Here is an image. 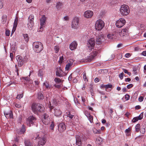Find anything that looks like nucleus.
<instances>
[{
  "label": "nucleus",
  "instance_id": "8fccbe9b",
  "mask_svg": "<svg viewBox=\"0 0 146 146\" xmlns=\"http://www.w3.org/2000/svg\"><path fill=\"white\" fill-rule=\"evenodd\" d=\"M121 31H122V33L124 32L127 33L128 32V28H125V29H123Z\"/></svg>",
  "mask_w": 146,
  "mask_h": 146
},
{
  "label": "nucleus",
  "instance_id": "c03bdc74",
  "mask_svg": "<svg viewBox=\"0 0 146 146\" xmlns=\"http://www.w3.org/2000/svg\"><path fill=\"white\" fill-rule=\"evenodd\" d=\"M124 76V73L123 72L119 74V77L121 80L123 79Z\"/></svg>",
  "mask_w": 146,
  "mask_h": 146
},
{
  "label": "nucleus",
  "instance_id": "a878e982",
  "mask_svg": "<svg viewBox=\"0 0 146 146\" xmlns=\"http://www.w3.org/2000/svg\"><path fill=\"white\" fill-rule=\"evenodd\" d=\"M63 3L60 2L57 3L56 7L58 10H60L62 7Z\"/></svg>",
  "mask_w": 146,
  "mask_h": 146
},
{
  "label": "nucleus",
  "instance_id": "f257e3e1",
  "mask_svg": "<svg viewBox=\"0 0 146 146\" xmlns=\"http://www.w3.org/2000/svg\"><path fill=\"white\" fill-rule=\"evenodd\" d=\"M95 43V39L94 38H90L88 41L87 43L88 49L90 51H92L93 52L90 54V56H88L86 58V62L91 61L97 55L98 52L96 50H94V49Z\"/></svg>",
  "mask_w": 146,
  "mask_h": 146
},
{
  "label": "nucleus",
  "instance_id": "7ed1b4c3",
  "mask_svg": "<svg viewBox=\"0 0 146 146\" xmlns=\"http://www.w3.org/2000/svg\"><path fill=\"white\" fill-rule=\"evenodd\" d=\"M127 33L125 32H123L121 31V33L119 32L114 31L111 34H108L107 35V37L109 39H115L119 37V35L121 36H123L126 35Z\"/></svg>",
  "mask_w": 146,
  "mask_h": 146
},
{
  "label": "nucleus",
  "instance_id": "de8ad7c7",
  "mask_svg": "<svg viewBox=\"0 0 146 146\" xmlns=\"http://www.w3.org/2000/svg\"><path fill=\"white\" fill-rule=\"evenodd\" d=\"M90 90L91 96H94V91L93 89L92 88H90Z\"/></svg>",
  "mask_w": 146,
  "mask_h": 146
},
{
  "label": "nucleus",
  "instance_id": "a211bd4d",
  "mask_svg": "<svg viewBox=\"0 0 146 146\" xmlns=\"http://www.w3.org/2000/svg\"><path fill=\"white\" fill-rule=\"evenodd\" d=\"M105 39L102 35H99L97 37L96 43L98 44H100L103 42Z\"/></svg>",
  "mask_w": 146,
  "mask_h": 146
},
{
  "label": "nucleus",
  "instance_id": "393cba45",
  "mask_svg": "<svg viewBox=\"0 0 146 146\" xmlns=\"http://www.w3.org/2000/svg\"><path fill=\"white\" fill-rule=\"evenodd\" d=\"M26 131L25 126L24 125H23L20 131L19 132V134H24Z\"/></svg>",
  "mask_w": 146,
  "mask_h": 146
},
{
  "label": "nucleus",
  "instance_id": "f8f14e48",
  "mask_svg": "<svg viewBox=\"0 0 146 146\" xmlns=\"http://www.w3.org/2000/svg\"><path fill=\"white\" fill-rule=\"evenodd\" d=\"M126 21L123 18H121L116 21V25L117 27L120 28L123 26L125 24Z\"/></svg>",
  "mask_w": 146,
  "mask_h": 146
},
{
  "label": "nucleus",
  "instance_id": "09e8293b",
  "mask_svg": "<svg viewBox=\"0 0 146 146\" xmlns=\"http://www.w3.org/2000/svg\"><path fill=\"white\" fill-rule=\"evenodd\" d=\"M23 96V95L22 94L18 95L17 98L18 99H20L22 98Z\"/></svg>",
  "mask_w": 146,
  "mask_h": 146
},
{
  "label": "nucleus",
  "instance_id": "3c124183",
  "mask_svg": "<svg viewBox=\"0 0 146 146\" xmlns=\"http://www.w3.org/2000/svg\"><path fill=\"white\" fill-rule=\"evenodd\" d=\"M10 31L9 30H6L5 32V34L6 36H9L10 35Z\"/></svg>",
  "mask_w": 146,
  "mask_h": 146
},
{
  "label": "nucleus",
  "instance_id": "603ef678",
  "mask_svg": "<svg viewBox=\"0 0 146 146\" xmlns=\"http://www.w3.org/2000/svg\"><path fill=\"white\" fill-rule=\"evenodd\" d=\"M139 119H138V118H137V117H135L132 120V121L133 123H135L138 121Z\"/></svg>",
  "mask_w": 146,
  "mask_h": 146
},
{
  "label": "nucleus",
  "instance_id": "a19ab883",
  "mask_svg": "<svg viewBox=\"0 0 146 146\" xmlns=\"http://www.w3.org/2000/svg\"><path fill=\"white\" fill-rule=\"evenodd\" d=\"M143 112L141 113L140 115L138 117H137L138 119L139 120H141L143 118Z\"/></svg>",
  "mask_w": 146,
  "mask_h": 146
},
{
  "label": "nucleus",
  "instance_id": "774afa93",
  "mask_svg": "<svg viewBox=\"0 0 146 146\" xmlns=\"http://www.w3.org/2000/svg\"><path fill=\"white\" fill-rule=\"evenodd\" d=\"M131 79L129 78H126L125 79V81L126 82H129L130 81Z\"/></svg>",
  "mask_w": 146,
  "mask_h": 146
},
{
  "label": "nucleus",
  "instance_id": "72a5a7b5",
  "mask_svg": "<svg viewBox=\"0 0 146 146\" xmlns=\"http://www.w3.org/2000/svg\"><path fill=\"white\" fill-rule=\"evenodd\" d=\"M31 71L30 72V74L27 77H24L23 78L25 80H26L27 82H29L31 81V79L30 78V77L31 75Z\"/></svg>",
  "mask_w": 146,
  "mask_h": 146
},
{
  "label": "nucleus",
  "instance_id": "39448f33",
  "mask_svg": "<svg viewBox=\"0 0 146 146\" xmlns=\"http://www.w3.org/2000/svg\"><path fill=\"white\" fill-rule=\"evenodd\" d=\"M33 45V50L36 53H39L43 49V45L40 42H34Z\"/></svg>",
  "mask_w": 146,
  "mask_h": 146
},
{
  "label": "nucleus",
  "instance_id": "423d86ee",
  "mask_svg": "<svg viewBox=\"0 0 146 146\" xmlns=\"http://www.w3.org/2000/svg\"><path fill=\"white\" fill-rule=\"evenodd\" d=\"M120 13L123 16H127L130 13V9L129 7L126 5H121L120 9Z\"/></svg>",
  "mask_w": 146,
  "mask_h": 146
},
{
  "label": "nucleus",
  "instance_id": "69168bd1",
  "mask_svg": "<svg viewBox=\"0 0 146 146\" xmlns=\"http://www.w3.org/2000/svg\"><path fill=\"white\" fill-rule=\"evenodd\" d=\"M142 55L146 56V50L143 51L141 53Z\"/></svg>",
  "mask_w": 146,
  "mask_h": 146
},
{
  "label": "nucleus",
  "instance_id": "e433bc0d",
  "mask_svg": "<svg viewBox=\"0 0 146 146\" xmlns=\"http://www.w3.org/2000/svg\"><path fill=\"white\" fill-rule=\"evenodd\" d=\"M140 131L141 133L144 134L145 132V127L144 126L141 127L140 129Z\"/></svg>",
  "mask_w": 146,
  "mask_h": 146
},
{
  "label": "nucleus",
  "instance_id": "412c9836",
  "mask_svg": "<svg viewBox=\"0 0 146 146\" xmlns=\"http://www.w3.org/2000/svg\"><path fill=\"white\" fill-rule=\"evenodd\" d=\"M74 62L72 59H70L67 64L66 65L65 69L66 70H68L72 66Z\"/></svg>",
  "mask_w": 146,
  "mask_h": 146
},
{
  "label": "nucleus",
  "instance_id": "c756f323",
  "mask_svg": "<svg viewBox=\"0 0 146 146\" xmlns=\"http://www.w3.org/2000/svg\"><path fill=\"white\" fill-rule=\"evenodd\" d=\"M101 86L103 88H105L106 89V90L108 88H111L112 86L111 84H108L107 85H102Z\"/></svg>",
  "mask_w": 146,
  "mask_h": 146
},
{
  "label": "nucleus",
  "instance_id": "6ab92c4d",
  "mask_svg": "<svg viewBox=\"0 0 146 146\" xmlns=\"http://www.w3.org/2000/svg\"><path fill=\"white\" fill-rule=\"evenodd\" d=\"M93 15V12L91 11L88 10L86 11L84 13V16L87 18H91Z\"/></svg>",
  "mask_w": 146,
  "mask_h": 146
},
{
  "label": "nucleus",
  "instance_id": "f03ea898",
  "mask_svg": "<svg viewBox=\"0 0 146 146\" xmlns=\"http://www.w3.org/2000/svg\"><path fill=\"white\" fill-rule=\"evenodd\" d=\"M32 111L35 114L38 115L39 113L43 112L44 110L43 106L39 104L33 103L31 106Z\"/></svg>",
  "mask_w": 146,
  "mask_h": 146
},
{
  "label": "nucleus",
  "instance_id": "cd10ccee",
  "mask_svg": "<svg viewBox=\"0 0 146 146\" xmlns=\"http://www.w3.org/2000/svg\"><path fill=\"white\" fill-rule=\"evenodd\" d=\"M103 141V139L100 137H98L96 139V143L98 145H100L102 143Z\"/></svg>",
  "mask_w": 146,
  "mask_h": 146
},
{
  "label": "nucleus",
  "instance_id": "20e7f679",
  "mask_svg": "<svg viewBox=\"0 0 146 146\" xmlns=\"http://www.w3.org/2000/svg\"><path fill=\"white\" fill-rule=\"evenodd\" d=\"M76 144L78 146H81L83 142H85L87 139V137L83 134L80 135H76Z\"/></svg>",
  "mask_w": 146,
  "mask_h": 146
},
{
  "label": "nucleus",
  "instance_id": "473e14b6",
  "mask_svg": "<svg viewBox=\"0 0 146 146\" xmlns=\"http://www.w3.org/2000/svg\"><path fill=\"white\" fill-rule=\"evenodd\" d=\"M7 20V16L6 15H3L2 17V21L3 23H5Z\"/></svg>",
  "mask_w": 146,
  "mask_h": 146
},
{
  "label": "nucleus",
  "instance_id": "7c9ffc66",
  "mask_svg": "<svg viewBox=\"0 0 146 146\" xmlns=\"http://www.w3.org/2000/svg\"><path fill=\"white\" fill-rule=\"evenodd\" d=\"M43 95L41 92H39L38 94V98L39 100H42L44 98Z\"/></svg>",
  "mask_w": 146,
  "mask_h": 146
},
{
  "label": "nucleus",
  "instance_id": "5fc2aeb1",
  "mask_svg": "<svg viewBox=\"0 0 146 146\" xmlns=\"http://www.w3.org/2000/svg\"><path fill=\"white\" fill-rule=\"evenodd\" d=\"M15 106L17 108H20L21 107V105L18 104H16L15 105Z\"/></svg>",
  "mask_w": 146,
  "mask_h": 146
},
{
  "label": "nucleus",
  "instance_id": "a18cd8bd",
  "mask_svg": "<svg viewBox=\"0 0 146 146\" xmlns=\"http://www.w3.org/2000/svg\"><path fill=\"white\" fill-rule=\"evenodd\" d=\"M123 70L125 73L127 74L129 76L131 75V73L129 72L127 70L124 69H123Z\"/></svg>",
  "mask_w": 146,
  "mask_h": 146
},
{
  "label": "nucleus",
  "instance_id": "49530a36",
  "mask_svg": "<svg viewBox=\"0 0 146 146\" xmlns=\"http://www.w3.org/2000/svg\"><path fill=\"white\" fill-rule=\"evenodd\" d=\"M67 116L70 119H72L74 117V115L71 114L69 112L67 114Z\"/></svg>",
  "mask_w": 146,
  "mask_h": 146
},
{
  "label": "nucleus",
  "instance_id": "864d4df0",
  "mask_svg": "<svg viewBox=\"0 0 146 146\" xmlns=\"http://www.w3.org/2000/svg\"><path fill=\"white\" fill-rule=\"evenodd\" d=\"M125 99L126 100H129L130 98V96L128 94H126L125 95Z\"/></svg>",
  "mask_w": 146,
  "mask_h": 146
},
{
  "label": "nucleus",
  "instance_id": "c9c22d12",
  "mask_svg": "<svg viewBox=\"0 0 146 146\" xmlns=\"http://www.w3.org/2000/svg\"><path fill=\"white\" fill-rule=\"evenodd\" d=\"M23 36L25 41L27 42L29 40V37L27 34H23Z\"/></svg>",
  "mask_w": 146,
  "mask_h": 146
},
{
  "label": "nucleus",
  "instance_id": "f704fd0d",
  "mask_svg": "<svg viewBox=\"0 0 146 146\" xmlns=\"http://www.w3.org/2000/svg\"><path fill=\"white\" fill-rule=\"evenodd\" d=\"M18 18L16 17L15 20L14 25H13V28H16L17 25L18 24Z\"/></svg>",
  "mask_w": 146,
  "mask_h": 146
},
{
  "label": "nucleus",
  "instance_id": "37998d69",
  "mask_svg": "<svg viewBox=\"0 0 146 146\" xmlns=\"http://www.w3.org/2000/svg\"><path fill=\"white\" fill-rule=\"evenodd\" d=\"M88 119L90 121L91 123H92L93 122V117L91 115H90L88 117Z\"/></svg>",
  "mask_w": 146,
  "mask_h": 146
},
{
  "label": "nucleus",
  "instance_id": "bf43d9fd",
  "mask_svg": "<svg viewBox=\"0 0 146 146\" xmlns=\"http://www.w3.org/2000/svg\"><path fill=\"white\" fill-rule=\"evenodd\" d=\"M63 60V56H62L60 57L59 60V62L60 63H61L62 62V61Z\"/></svg>",
  "mask_w": 146,
  "mask_h": 146
},
{
  "label": "nucleus",
  "instance_id": "c85d7f7f",
  "mask_svg": "<svg viewBox=\"0 0 146 146\" xmlns=\"http://www.w3.org/2000/svg\"><path fill=\"white\" fill-rule=\"evenodd\" d=\"M24 143L25 146H32V143L29 140H25Z\"/></svg>",
  "mask_w": 146,
  "mask_h": 146
},
{
  "label": "nucleus",
  "instance_id": "bb28decb",
  "mask_svg": "<svg viewBox=\"0 0 146 146\" xmlns=\"http://www.w3.org/2000/svg\"><path fill=\"white\" fill-rule=\"evenodd\" d=\"M131 128L129 127L128 129H126L125 130V133L127 136H129L131 135Z\"/></svg>",
  "mask_w": 146,
  "mask_h": 146
},
{
  "label": "nucleus",
  "instance_id": "0eeeda50",
  "mask_svg": "<svg viewBox=\"0 0 146 146\" xmlns=\"http://www.w3.org/2000/svg\"><path fill=\"white\" fill-rule=\"evenodd\" d=\"M95 25L96 29L98 31H100L104 27L105 23L103 21L100 19L96 21Z\"/></svg>",
  "mask_w": 146,
  "mask_h": 146
},
{
  "label": "nucleus",
  "instance_id": "4c0bfd02",
  "mask_svg": "<svg viewBox=\"0 0 146 146\" xmlns=\"http://www.w3.org/2000/svg\"><path fill=\"white\" fill-rule=\"evenodd\" d=\"M140 128V124H137L135 126V128L136 131L137 132L139 131V130Z\"/></svg>",
  "mask_w": 146,
  "mask_h": 146
},
{
  "label": "nucleus",
  "instance_id": "4be33fe9",
  "mask_svg": "<svg viewBox=\"0 0 146 146\" xmlns=\"http://www.w3.org/2000/svg\"><path fill=\"white\" fill-rule=\"evenodd\" d=\"M63 72L60 68H57L56 72V75L58 76L61 77L64 75Z\"/></svg>",
  "mask_w": 146,
  "mask_h": 146
},
{
  "label": "nucleus",
  "instance_id": "052dcab7",
  "mask_svg": "<svg viewBox=\"0 0 146 146\" xmlns=\"http://www.w3.org/2000/svg\"><path fill=\"white\" fill-rule=\"evenodd\" d=\"M143 98L142 96H140L138 99L139 101L140 102H142L143 101Z\"/></svg>",
  "mask_w": 146,
  "mask_h": 146
},
{
  "label": "nucleus",
  "instance_id": "9d476101",
  "mask_svg": "<svg viewBox=\"0 0 146 146\" xmlns=\"http://www.w3.org/2000/svg\"><path fill=\"white\" fill-rule=\"evenodd\" d=\"M34 16L32 15H30L28 18V27L29 29L30 30H32L33 27L34 26Z\"/></svg>",
  "mask_w": 146,
  "mask_h": 146
},
{
  "label": "nucleus",
  "instance_id": "338daca9",
  "mask_svg": "<svg viewBox=\"0 0 146 146\" xmlns=\"http://www.w3.org/2000/svg\"><path fill=\"white\" fill-rule=\"evenodd\" d=\"M63 19L65 21H67L68 20L69 18L68 16H66L64 17Z\"/></svg>",
  "mask_w": 146,
  "mask_h": 146
},
{
  "label": "nucleus",
  "instance_id": "6e6d98bb",
  "mask_svg": "<svg viewBox=\"0 0 146 146\" xmlns=\"http://www.w3.org/2000/svg\"><path fill=\"white\" fill-rule=\"evenodd\" d=\"M133 84H131L128 85L127 86V87L128 89H129L130 88H131L132 87H133Z\"/></svg>",
  "mask_w": 146,
  "mask_h": 146
},
{
  "label": "nucleus",
  "instance_id": "79ce46f5",
  "mask_svg": "<svg viewBox=\"0 0 146 146\" xmlns=\"http://www.w3.org/2000/svg\"><path fill=\"white\" fill-rule=\"evenodd\" d=\"M59 48V47L58 46H55L54 49L56 53H57L58 52Z\"/></svg>",
  "mask_w": 146,
  "mask_h": 146
},
{
  "label": "nucleus",
  "instance_id": "2f4dec72",
  "mask_svg": "<svg viewBox=\"0 0 146 146\" xmlns=\"http://www.w3.org/2000/svg\"><path fill=\"white\" fill-rule=\"evenodd\" d=\"M44 71L41 70H40L38 73V75L42 79L43 77V75Z\"/></svg>",
  "mask_w": 146,
  "mask_h": 146
},
{
  "label": "nucleus",
  "instance_id": "4d7b16f0",
  "mask_svg": "<svg viewBox=\"0 0 146 146\" xmlns=\"http://www.w3.org/2000/svg\"><path fill=\"white\" fill-rule=\"evenodd\" d=\"M10 58H11V60L13 61V59L14 56H13V54L12 53H11V52L10 53Z\"/></svg>",
  "mask_w": 146,
  "mask_h": 146
},
{
  "label": "nucleus",
  "instance_id": "ea45409f",
  "mask_svg": "<svg viewBox=\"0 0 146 146\" xmlns=\"http://www.w3.org/2000/svg\"><path fill=\"white\" fill-rule=\"evenodd\" d=\"M54 81L58 83H60L61 82V80L59 78H56L54 79Z\"/></svg>",
  "mask_w": 146,
  "mask_h": 146
},
{
  "label": "nucleus",
  "instance_id": "9b49d317",
  "mask_svg": "<svg viewBox=\"0 0 146 146\" xmlns=\"http://www.w3.org/2000/svg\"><path fill=\"white\" fill-rule=\"evenodd\" d=\"M36 120V119L35 117L33 116H30L27 119L26 123L28 126H31V125H33Z\"/></svg>",
  "mask_w": 146,
  "mask_h": 146
},
{
  "label": "nucleus",
  "instance_id": "1a4fd4ad",
  "mask_svg": "<svg viewBox=\"0 0 146 146\" xmlns=\"http://www.w3.org/2000/svg\"><path fill=\"white\" fill-rule=\"evenodd\" d=\"M36 137H35L36 139H39L38 145L37 146H42L44 145L46 143V139L44 137H39V134L38 133H36Z\"/></svg>",
  "mask_w": 146,
  "mask_h": 146
},
{
  "label": "nucleus",
  "instance_id": "58836bf2",
  "mask_svg": "<svg viewBox=\"0 0 146 146\" xmlns=\"http://www.w3.org/2000/svg\"><path fill=\"white\" fill-rule=\"evenodd\" d=\"M54 124L53 122H52L50 125V129L52 131H53L54 129Z\"/></svg>",
  "mask_w": 146,
  "mask_h": 146
},
{
  "label": "nucleus",
  "instance_id": "0e129e2a",
  "mask_svg": "<svg viewBox=\"0 0 146 146\" xmlns=\"http://www.w3.org/2000/svg\"><path fill=\"white\" fill-rule=\"evenodd\" d=\"M130 56L131 54L129 53H127L125 55V57L126 58H128Z\"/></svg>",
  "mask_w": 146,
  "mask_h": 146
},
{
  "label": "nucleus",
  "instance_id": "5701e85b",
  "mask_svg": "<svg viewBox=\"0 0 146 146\" xmlns=\"http://www.w3.org/2000/svg\"><path fill=\"white\" fill-rule=\"evenodd\" d=\"M54 115L56 116H59L62 113L61 111L58 108H55L54 109Z\"/></svg>",
  "mask_w": 146,
  "mask_h": 146
},
{
  "label": "nucleus",
  "instance_id": "dca6fc26",
  "mask_svg": "<svg viewBox=\"0 0 146 146\" xmlns=\"http://www.w3.org/2000/svg\"><path fill=\"white\" fill-rule=\"evenodd\" d=\"M79 20L78 18H75L73 19L72 25V27L73 28H76L78 26Z\"/></svg>",
  "mask_w": 146,
  "mask_h": 146
},
{
  "label": "nucleus",
  "instance_id": "13d9d810",
  "mask_svg": "<svg viewBox=\"0 0 146 146\" xmlns=\"http://www.w3.org/2000/svg\"><path fill=\"white\" fill-rule=\"evenodd\" d=\"M83 78L84 80L85 81H86V80H87L85 73H84L83 74Z\"/></svg>",
  "mask_w": 146,
  "mask_h": 146
},
{
  "label": "nucleus",
  "instance_id": "6e6552de",
  "mask_svg": "<svg viewBox=\"0 0 146 146\" xmlns=\"http://www.w3.org/2000/svg\"><path fill=\"white\" fill-rule=\"evenodd\" d=\"M46 21V17L44 15H43L40 19V29L38 30V32L42 31L43 29L45 27Z\"/></svg>",
  "mask_w": 146,
  "mask_h": 146
},
{
  "label": "nucleus",
  "instance_id": "ddd939ff",
  "mask_svg": "<svg viewBox=\"0 0 146 146\" xmlns=\"http://www.w3.org/2000/svg\"><path fill=\"white\" fill-rule=\"evenodd\" d=\"M42 121L43 123L46 125H48L50 121V118H49V116L46 113L44 114L43 115L42 118Z\"/></svg>",
  "mask_w": 146,
  "mask_h": 146
},
{
  "label": "nucleus",
  "instance_id": "680f3d73",
  "mask_svg": "<svg viewBox=\"0 0 146 146\" xmlns=\"http://www.w3.org/2000/svg\"><path fill=\"white\" fill-rule=\"evenodd\" d=\"M115 56V55L113 54H112L111 56V58L110 59V60L114 58Z\"/></svg>",
  "mask_w": 146,
  "mask_h": 146
},
{
  "label": "nucleus",
  "instance_id": "4468645a",
  "mask_svg": "<svg viewBox=\"0 0 146 146\" xmlns=\"http://www.w3.org/2000/svg\"><path fill=\"white\" fill-rule=\"evenodd\" d=\"M4 114L7 118H11L13 117V113L10 109L5 110L4 112Z\"/></svg>",
  "mask_w": 146,
  "mask_h": 146
},
{
  "label": "nucleus",
  "instance_id": "b1692460",
  "mask_svg": "<svg viewBox=\"0 0 146 146\" xmlns=\"http://www.w3.org/2000/svg\"><path fill=\"white\" fill-rule=\"evenodd\" d=\"M43 86L45 87V88H44V90L46 89L47 90H49L51 89L52 88V85L49 84L48 82H44L43 84Z\"/></svg>",
  "mask_w": 146,
  "mask_h": 146
},
{
  "label": "nucleus",
  "instance_id": "aec40b11",
  "mask_svg": "<svg viewBox=\"0 0 146 146\" xmlns=\"http://www.w3.org/2000/svg\"><path fill=\"white\" fill-rule=\"evenodd\" d=\"M78 44L76 42L74 41L70 45V48L71 50H73L76 48Z\"/></svg>",
  "mask_w": 146,
  "mask_h": 146
},
{
  "label": "nucleus",
  "instance_id": "2eb2a0df",
  "mask_svg": "<svg viewBox=\"0 0 146 146\" xmlns=\"http://www.w3.org/2000/svg\"><path fill=\"white\" fill-rule=\"evenodd\" d=\"M16 58L18 62V65L19 67L21 66L24 63V58L22 56H17L16 57Z\"/></svg>",
  "mask_w": 146,
  "mask_h": 146
},
{
  "label": "nucleus",
  "instance_id": "e2e57ef3",
  "mask_svg": "<svg viewBox=\"0 0 146 146\" xmlns=\"http://www.w3.org/2000/svg\"><path fill=\"white\" fill-rule=\"evenodd\" d=\"M81 100H82V101L83 103V104H84V102H85V98H84V97H81Z\"/></svg>",
  "mask_w": 146,
  "mask_h": 146
},
{
  "label": "nucleus",
  "instance_id": "f3484780",
  "mask_svg": "<svg viewBox=\"0 0 146 146\" xmlns=\"http://www.w3.org/2000/svg\"><path fill=\"white\" fill-rule=\"evenodd\" d=\"M66 128L65 124L63 123H61L58 125V130L60 132H62L65 130Z\"/></svg>",
  "mask_w": 146,
  "mask_h": 146
}]
</instances>
